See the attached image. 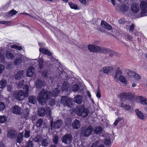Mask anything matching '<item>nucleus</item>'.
I'll return each instance as SVG.
<instances>
[{"label":"nucleus","instance_id":"nucleus-34","mask_svg":"<svg viewBox=\"0 0 147 147\" xmlns=\"http://www.w3.org/2000/svg\"><path fill=\"white\" fill-rule=\"evenodd\" d=\"M38 68L40 69H42L44 67V60L43 59H41L38 61Z\"/></svg>","mask_w":147,"mask_h":147},{"label":"nucleus","instance_id":"nucleus-18","mask_svg":"<svg viewBox=\"0 0 147 147\" xmlns=\"http://www.w3.org/2000/svg\"><path fill=\"white\" fill-rule=\"evenodd\" d=\"M136 114L138 117L141 120H144V116L143 113L141 111H140L138 109H136L135 110Z\"/></svg>","mask_w":147,"mask_h":147},{"label":"nucleus","instance_id":"nucleus-22","mask_svg":"<svg viewBox=\"0 0 147 147\" xmlns=\"http://www.w3.org/2000/svg\"><path fill=\"white\" fill-rule=\"evenodd\" d=\"M137 98L140 102V103L143 105H147V98H143L142 96H139Z\"/></svg>","mask_w":147,"mask_h":147},{"label":"nucleus","instance_id":"nucleus-29","mask_svg":"<svg viewBox=\"0 0 147 147\" xmlns=\"http://www.w3.org/2000/svg\"><path fill=\"white\" fill-rule=\"evenodd\" d=\"M30 110L28 108L25 109L24 110L23 112V116L25 118L27 119L29 117V115L30 113Z\"/></svg>","mask_w":147,"mask_h":147},{"label":"nucleus","instance_id":"nucleus-11","mask_svg":"<svg viewBox=\"0 0 147 147\" xmlns=\"http://www.w3.org/2000/svg\"><path fill=\"white\" fill-rule=\"evenodd\" d=\"M13 113L15 114L20 115L22 114V109L18 105L13 106L12 109Z\"/></svg>","mask_w":147,"mask_h":147},{"label":"nucleus","instance_id":"nucleus-6","mask_svg":"<svg viewBox=\"0 0 147 147\" xmlns=\"http://www.w3.org/2000/svg\"><path fill=\"white\" fill-rule=\"evenodd\" d=\"M141 11L140 14L142 17L147 16V3L144 1H142L140 3Z\"/></svg>","mask_w":147,"mask_h":147},{"label":"nucleus","instance_id":"nucleus-7","mask_svg":"<svg viewBox=\"0 0 147 147\" xmlns=\"http://www.w3.org/2000/svg\"><path fill=\"white\" fill-rule=\"evenodd\" d=\"M93 127L91 125H89L86 128L82 131L81 134L84 137H88L92 134L93 131Z\"/></svg>","mask_w":147,"mask_h":147},{"label":"nucleus","instance_id":"nucleus-23","mask_svg":"<svg viewBox=\"0 0 147 147\" xmlns=\"http://www.w3.org/2000/svg\"><path fill=\"white\" fill-rule=\"evenodd\" d=\"M102 128L101 126L96 127H95L94 132L96 134H100L102 131Z\"/></svg>","mask_w":147,"mask_h":147},{"label":"nucleus","instance_id":"nucleus-32","mask_svg":"<svg viewBox=\"0 0 147 147\" xmlns=\"http://www.w3.org/2000/svg\"><path fill=\"white\" fill-rule=\"evenodd\" d=\"M49 144V141L48 138H45L42 140L41 144L42 146L46 147Z\"/></svg>","mask_w":147,"mask_h":147},{"label":"nucleus","instance_id":"nucleus-12","mask_svg":"<svg viewBox=\"0 0 147 147\" xmlns=\"http://www.w3.org/2000/svg\"><path fill=\"white\" fill-rule=\"evenodd\" d=\"M131 9L132 12L133 13H137L140 10L139 4L137 3H133L131 6Z\"/></svg>","mask_w":147,"mask_h":147},{"label":"nucleus","instance_id":"nucleus-35","mask_svg":"<svg viewBox=\"0 0 147 147\" xmlns=\"http://www.w3.org/2000/svg\"><path fill=\"white\" fill-rule=\"evenodd\" d=\"M22 62V58L19 57L16 58L14 61V64L16 65H20Z\"/></svg>","mask_w":147,"mask_h":147},{"label":"nucleus","instance_id":"nucleus-4","mask_svg":"<svg viewBox=\"0 0 147 147\" xmlns=\"http://www.w3.org/2000/svg\"><path fill=\"white\" fill-rule=\"evenodd\" d=\"M121 100L122 101H125L127 100H132L134 99V96L131 93L122 92L119 95Z\"/></svg>","mask_w":147,"mask_h":147},{"label":"nucleus","instance_id":"nucleus-47","mask_svg":"<svg viewBox=\"0 0 147 147\" xmlns=\"http://www.w3.org/2000/svg\"><path fill=\"white\" fill-rule=\"evenodd\" d=\"M127 74L129 76H134V74L136 72H134V71H131L130 70H128L127 71Z\"/></svg>","mask_w":147,"mask_h":147},{"label":"nucleus","instance_id":"nucleus-21","mask_svg":"<svg viewBox=\"0 0 147 147\" xmlns=\"http://www.w3.org/2000/svg\"><path fill=\"white\" fill-rule=\"evenodd\" d=\"M14 55L9 50H7L6 53V57L8 59H13L14 57Z\"/></svg>","mask_w":147,"mask_h":147},{"label":"nucleus","instance_id":"nucleus-45","mask_svg":"<svg viewBox=\"0 0 147 147\" xmlns=\"http://www.w3.org/2000/svg\"><path fill=\"white\" fill-rule=\"evenodd\" d=\"M96 96L98 98H100L101 97L100 94V86H98L96 91Z\"/></svg>","mask_w":147,"mask_h":147},{"label":"nucleus","instance_id":"nucleus-61","mask_svg":"<svg viewBox=\"0 0 147 147\" xmlns=\"http://www.w3.org/2000/svg\"><path fill=\"white\" fill-rule=\"evenodd\" d=\"M99 145V142L98 141H96L90 147H98Z\"/></svg>","mask_w":147,"mask_h":147},{"label":"nucleus","instance_id":"nucleus-52","mask_svg":"<svg viewBox=\"0 0 147 147\" xmlns=\"http://www.w3.org/2000/svg\"><path fill=\"white\" fill-rule=\"evenodd\" d=\"M49 103L51 106L54 105L55 104V99L54 98L51 99L49 101Z\"/></svg>","mask_w":147,"mask_h":147},{"label":"nucleus","instance_id":"nucleus-30","mask_svg":"<svg viewBox=\"0 0 147 147\" xmlns=\"http://www.w3.org/2000/svg\"><path fill=\"white\" fill-rule=\"evenodd\" d=\"M24 71L23 70H20L16 74L15 78L16 80L20 79L22 76L24 74Z\"/></svg>","mask_w":147,"mask_h":147},{"label":"nucleus","instance_id":"nucleus-40","mask_svg":"<svg viewBox=\"0 0 147 147\" xmlns=\"http://www.w3.org/2000/svg\"><path fill=\"white\" fill-rule=\"evenodd\" d=\"M115 78H117L118 76L121 75L122 74V72L121 70H120L119 67H118L117 69L115 71Z\"/></svg>","mask_w":147,"mask_h":147},{"label":"nucleus","instance_id":"nucleus-9","mask_svg":"<svg viewBox=\"0 0 147 147\" xmlns=\"http://www.w3.org/2000/svg\"><path fill=\"white\" fill-rule=\"evenodd\" d=\"M14 96L17 100L19 101L23 100L24 98L26 97L22 90H20L16 94H15Z\"/></svg>","mask_w":147,"mask_h":147},{"label":"nucleus","instance_id":"nucleus-17","mask_svg":"<svg viewBox=\"0 0 147 147\" xmlns=\"http://www.w3.org/2000/svg\"><path fill=\"white\" fill-rule=\"evenodd\" d=\"M101 25L102 27L108 30H111L112 28L110 24L103 20L101 21Z\"/></svg>","mask_w":147,"mask_h":147},{"label":"nucleus","instance_id":"nucleus-51","mask_svg":"<svg viewBox=\"0 0 147 147\" xmlns=\"http://www.w3.org/2000/svg\"><path fill=\"white\" fill-rule=\"evenodd\" d=\"M122 120V118L121 117H118L115 120L113 123V124L115 126L117 125L119 122Z\"/></svg>","mask_w":147,"mask_h":147},{"label":"nucleus","instance_id":"nucleus-31","mask_svg":"<svg viewBox=\"0 0 147 147\" xmlns=\"http://www.w3.org/2000/svg\"><path fill=\"white\" fill-rule=\"evenodd\" d=\"M113 68L112 67L107 66L103 68V72L105 73L108 74L109 72L113 70Z\"/></svg>","mask_w":147,"mask_h":147},{"label":"nucleus","instance_id":"nucleus-56","mask_svg":"<svg viewBox=\"0 0 147 147\" xmlns=\"http://www.w3.org/2000/svg\"><path fill=\"white\" fill-rule=\"evenodd\" d=\"M30 131H26L24 134V137L27 138H29L30 136Z\"/></svg>","mask_w":147,"mask_h":147},{"label":"nucleus","instance_id":"nucleus-19","mask_svg":"<svg viewBox=\"0 0 147 147\" xmlns=\"http://www.w3.org/2000/svg\"><path fill=\"white\" fill-rule=\"evenodd\" d=\"M74 101L78 104H80L82 102V96L78 94L74 98Z\"/></svg>","mask_w":147,"mask_h":147},{"label":"nucleus","instance_id":"nucleus-20","mask_svg":"<svg viewBox=\"0 0 147 147\" xmlns=\"http://www.w3.org/2000/svg\"><path fill=\"white\" fill-rule=\"evenodd\" d=\"M23 89V90H22V91L24 94L25 97H28L29 94V86L27 85H26L24 86Z\"/></svg>","mask_w":147,"mask_h":147},{"label":"nucleus","instance_id":"nucleus-55","mask_svg":"<svg viewBox=\"0 0 147 147\" xmlns=\"http://www.w3.org/2000/svg\"><path fill=\"white\" fill-rule=\"evenodd\" d=\"M41 136L39 135H37L34 138V141L35 142H39L40 141Z\"/></svg>","mask_w":147,"mask_h":147},{"label":"nucleus","instance_id":"nucleus-26","mask_svg":"<svg viewBox=\"0 0 147 147\" xmlns=\"http://www.w3.org/2000/svg\"><path fill=\"white\" fill-rule=\"evenodd\" d=\"M23 136L22 133L19 134L16 139V143H21L23 140Z\"/></svg>","mask_w":147,"mask_h":147},{"label":"nucleus","instance_id":"nucleus-15","mask_svg":"<svg viewBox=\"0 0 147 147\" xmlns=\"http://www.w3.org/2000/svg\"><path fill=\"white\" fill-rule=\"evenodd\" d=\"M39 51L42 53L46 55L49 56L51 57L52 55L51 53L47 49L44 48H40L39 49Z\"/></svg>","mask_w":147,"mask_h":147},{"label":"nucleus","instance_id":"nucleus-59","mask_svg":"<svg viewBox=\"0 0 147 147\" xmlns=\"http://www.w3.org/2000/svg\"><path fill=\"white\" fill-rule=\"evenodd\" d=\"M133 77L137 80L140 79L141 76H140L138 74L136 73L134 74Z\"/></svg>","mask_w":147,"mask_h":147},{"label":"nucleus","instance_id":"nucleus-14","mask_svg":"<svg viewBox=\"0 0 147 147\" xmlns=\"http://www.w3.org/2000/svg\"><path fill=\"white\" fill-rule=\"evenodd\" d=\"M17 135V132L13 130H9L8 132V137L11 139L15 138L16 137Z\"/></svg>","mask_w":147,"mask_h":147},{"label":"nucleus","instance_id":"nucleus-16","mask_svg":"<svg viewBox=\"0 0 147 147\" xmlns=\"http://www.w3.org/2000/svg\"><path fill=\"white\" fill-rule=\"evenodd\" d=\"M71 126L73 129H78L80 127V122L77 119L74 121L71 124Z\"/></svg>","mask_w":147,"mask_h":147},{"label":"nucleus","instance_id":"nucleus-27","mask_svg":"<svg viewBox=\"0 0 147 147\" xmlns=\"http://www.w3.org/2000/svg\"><path fill=\"white\" fill-rule=\"evenodd\" d=\"M72 100L71 98H69L68 100H67V101L64 105V106H66L68 108H71L73 106Z\"/></svg>","mask_w":147,"mask_h":147},{"label":"nucleus","instance_id":"nucleus-36","mask_svg":"<svg viewBox=\"0 0 147 147\" xmlns=\"http://www.w3.org/2000/svg\"><path fill=\"white\" fill-rule=\"evenodd\" d=\"M119 80L120 82L125 84H126L127 83L126 77L122 76H120L119 78Z\"/></svg>","mask_w":147,"mask_h":147},{"label":"nucleus","instance_id":"nucleus-37","mask_svg":"<svg viewBox=\"0 0 147 147\" xmlns=\"http://www.w3.org/2000/svg\"><path fill=\"white\" fill-rule=\"evenodd\" d=\"M69 4L71 9L75 10H77L78 9L77 5L76 4H74L72 2H70L69 3Z\"/></svg>","mask_w":147,"mask_h":147},{"label":"nucleus","instance_id":"nucleus-60","mask_svg":"<svg viewBox=\"0 0 147 147\" xmlns=\"http://www.w3.org/2000/svg\"><path fill=\"white\" fill-rule=\"evenodd\" d=\"M125 39H127L130 41H132L133 40V37L129 34L125 36Z\"/></svg>","mask_w":147,"mask_h":147},{"label":"nucleus","instance_id":"nucleus-43","mask_svg":"<svg viewBox=\"0 0 147 147\" xmlns=\"http://www.w3.org/2000/svg\"><path fill=\"white\" fill-rule=\"evenodd\" d=\"M7 120V117L4 115H0V123H5Z\"/></svg>","mask_w":147,"mask_h":147},{"label":"nucleus","instance_id":"nucleus-10","mask_svg":"<svg viewBox=\"0 0 147 147\" xmlns=\"http://www.w3.org/2000/svg\"><path fill=\"white\" fill-rule=\"evenodd\" d=\"M62 123L61 120H58L54 122H53V120H52L51 121L50 125L51 127L53 126L54 128L59 129L61 126Z\"/></svg>","mask_w":147,"mask_h":147},{"label":"nucleus","instance_id":"nucleus-44","mask_svg":"<svg viewBox=\"0 0 147 147\" xmlns=\"http://www.w3.org/2000/svg\"><path fill=\"white\" fill-rule=\"evenodd\" d=\"M58 136L57 135H55L53 140V142L55 144H57L58 143Z\"/></svg>","mask_w":147,"mask_h":147},{"label":"nucleus","instance_id":"nucleus-49","mask_svg":"<svg viewBox=\"0 0 147 147\" xmlns=\"http://www.w3.org/2000/svg\"><path fill=\"white\" fill-rule=\"evenodd\" d=\"M48 72L47 70H43L42 73V76L44 78H46L48 77Z\"/></svg>","mask_w":147,"mask_h":147},{"label":"nucleus","instance_id":"nucleus-50","mask_svg":"<svg viewBox=\"0 0 147 147\" xmlns=\"http://www.w3.org/2000/svg\"><path fill=\"white\" fill-rule=\"evenodd\" d=\"M5 107V104L2 102H0V111H2Z\"/></svg>","mask_w":147,"mask_h":147},{"label":"nucleus","instance_id":"nucleus-54","mask_svg":"<svg viewBox=\"0 0 147 147\" xmlns=\"http://www.w3.org/2000/svg\"><path fill=\"white\" fill-rule=\"evenodd\" d=\"M111 140L109 139H106L104 141L105 144L106 146H109L111 144Z\"/></svg>","mask_w":147,"mask_h":147},{"label":"nucleus","instance_id":"nucleus-13","mask_svg":"<svg viewBox=\"0 0 147 147\" xmlns=\"http://www.w3.org/2000/svg\"><path fill=\"white\" fill-rule=\"evenodd\" d=\"M35 84L37 88L40 89L45 85V82L40 79H38L36 80Z\"/></svg>","mask_w":147,"mask_h":147},{"label":"nucleus","instance_id":"nucleus-64","mask_svg":"<svg viewBox=\"0 0 147 147\" xmlns=\"http://www.w3.org/2000/svg\"><path fill=\"white\" fill-rule=\"evenodd\" d=\"M37 117L35 115H32L31 117V119L32 121H35L37 119Z\"/></svg>","mask_w":147,"mask_h":147},{"label":"nucleus","instance_id":"nucleus-38","mask_svg":"<svg viewBox=\"0 0 147 147\" xmlns=\"http://www.w3.org/2000/svg\"><path fill=\"white\" fill-rule=\"evenodd\" d=\"M43 122V120L42 118L38 119L36 123V126L37 127H41Z\"/></svg>","mask_w":147,"mask_h":147},{"label":"nucleus","instance_id":"nucleus-58","mask_svg":"<svg viewBox=\"0 0 147 147\" xmlns=\"http://www.w3.org/2000/svg\"><path fill=\"white\" fill-rule=\"evenodd\" d=\"M33 74H33V72H30L28 70H27L26 75L27 76L31 77L33 76Z\"/></svg>","mask_w":147,"mask_h":147},{"label":"nucleus","instance_id":"nucleus-33","mask_svg":"<svg viewBox=\"0 0 147 147\" xmlns=\"http://www.w3.org/2000/svg\"><path fill=\"white\" fill-rule=\"evenodd\" d=\"M6 80L4 78L2 79L0 81V88H4L6 86Z\"/></svg>","mask_w":147,"mask_h":147},{"label":"nucleus","instance_id":"nucleus-42","mask_svg":"<svg viewBox=\"0 0 147 147\" xmlns=\"http://www.w3.org/2000/svg\"><path fill=\"white\" fill-rule=\"evenodd\" d=\"M68 99L69 98H68L66 96H62L61 98V102L64 105Z\"/></svg>","mask_w":147,"mask_h":147},{"label":"nucleus","instance_id":"nucleus-41","mask_svg":"<svg viewBox=\"0 0 147 147\" xmlns=\"http://www.w3.org/2000/svg\"><path fill=\"white\" fill-rule=\"evenodd\" d=\"M80 88L79 86L77 84L73 85L71 87V89L74 92H77Z\"/></svg>","mask_w":147,"mask_h":147},{"label":"nucleus","instance_id":"nucleus-1","mask_svg":"<svg viewBox=\"0 0 147 147\" xmlns=\"http://www.w3.org/2000/svg\"><path fill=\"white\" fill-rule=\"evenodd\" d=\"M88 48L90 51L92 52H98L100 53L107 54L112 51L110 49L90 44L88 45Z\"/></svg>","mask_w":147,"mask_h":147},{"label":"nucleus","instance_id":"nucleus-25","mask_svg":"<svg viewBox=\"0 0 147 147\" xmlns=\"http://www.w3.org/2000/svg\"><path fill=\"white\" fill-rule=\"evenodd\" d=\"M28 99L29 102L31 104H35L36 101V97L33 95L30 96Z\"/></svg>","mask_w":147,"mask_h":147},{"label":"nucleus","instance_id":"nucleus-57","mask_svg":"<svg viewBox=\"0 0 147 147\" xmlns=\"http://www.w3.org/2000/svg\"><path fill=\"white\" fill-rule=\"evenodd\" d=\"M5 68V66L1 64H0V74H2L3 71Z\"/></svg>","mask_w":147,"mask_h":147},{"label":"nucleus","instance_id":"nucleus-39","mask_svg":"<svg viewBox=\"0 0 147 147\" xmlns=\"http://www.w3.org/2000/svg\"><path fill=\"white\" fill-rule=\"evenodd\" d=\"M59 93V91L57 88L54 89L52 91L51 94L54 96H55L58 95Z\"/></svg>","mask_w":147,"mask_h":147},{"label":"nucleus","instance_id":"nucleus-62","mask_svg":"<svg viewBox=\"0 0 147 147\" xmlns=\"http://www.w3.org/2000/svg\"><path fill=\"white\" fill-rule=\"evenodd\" d=\"M5 60V57L2 53H0V61H4Z\"/></svg>","mask_w":147,"mask_h":147},{"label":"nucleus","instance_id":"nucleus-63","mask_svg":"<svg viewBox=\"0 0 147 147\" xmlns=\"http://www.w3.org/2000/svg\"><path fill=\"white\" fill-rule=\"evenodd\" d=\"M30 72H33V74H34L35 71V69L33 67H31L29 69H27Z\"/></svg>","mask_w":147,"mask_h":147},{"label":"nucleus","instance_id":"nucleus-5","mask_svg":"<svg viewBox=\"0 0 147 147\" xmlns=\"http://www.w3.org/2000/svg\"><path fill=\"white\" fill-rule=\"evenodd\" d=\"M46 114L47 116L49 117L51 116V110L49 107H41L38 108V114L39 116L43 117L45 116Z\"/></svg>","mask_w":147,"mask_h":147},{"label":"nucleus","instance_id":"nucleus-8","mask_svg":"<svg viewBox=\"0 0 147 147\" xmlns=\"http://www.w3.org/2000/svg\"><path fill=\"white\" fill-rule=\"evenodd\" d=\"M73 138L72 135L69 134L64 135L62 139V142L65 144H69L71 142Z\"/></svg>","mask_w":147,"mask_h":147},{"label":"nucleus","instance_id":"nucleus-53","mask_svg":"<svg viewBox=\"0 0 147 147\" xmlns=\"http://www.w3.org/2000/svg\"><path fill=\"white\" fill-rule=\"evenodd\" d=\"M18 13V12L14 9H12L9 11L10 16H13L16 15Z\"/></svg>","mask_w":147,"mask_h":147},{"label":"nucleus","instance_id":"nucleus-48","mask_svg":"<svg viewBox=\"0 0 147 147\" xmlns=\"http://www.w3.org/2000/svg\"><path fill=\"white\" fill-rule=\"evenodd\" d=\"M11 22L5 21H0V24H5L6 25H9L11 24Z\"/></svg>","mask_w":147,"mask_h":147},{"label":"nucleus","instance_id":"nucleus-24","mask_svg":"<svg viewBox=\"0 0 147 147\" xmlns=\"http://www.w3.org/2000/svg\"><path fill=\"white\" fill-rule=\"evenodd\" d=\"M69 84L67 82L64 81L62 84L61 87L62 92L67 91L69 88Z\"/></svg>","mask_w":147,"mask_h":147},{"label":"nucleus","instance_id":"nucleus-46","mask_svg":"<svg viewBox=\"0 0 147 147\" xmlns=\"http://www.w3.org/2000/svg\"><path fill=\"white\" fill-rule=\"evenodd\" d=\"M24 147H33V142L32 141L29 140L27 143V145L24 146Z\"/></svg>","mask_w":147,"mask_h":147},{"label":"nucleus","instance_id":"nucleus-28","mask_svg":"<svg viewBox=\"0 0 147 147\" xmlns=\"http://www.w3.org/2000/svg\"><path fill=\"white\" fill-rule=\"evenodd\" d=\"M120 107H122L126 111L130 110L131 109V106L127 104L124 105L123 102H122L121 104Z\"/></svg>","mask_w":147,"mask_h":147},{"label":"nucleus","instance_id":"nucleus-3","mask_svg":"<svg viewBox=\"0 0 147 147\" xmlns=\"http://www.w3.org/2000/svg\"><path fill=\"white\" fill-rule=\"evenodd\" d=\"M51 91H47L44 88H42L38 94V100L39 101L42 102H42H46V101L50 99L51 97Z\"/></svg>","mask_w":147,"mask_h":147},{"label":"nucleus","instance_id":"nucleus-2","mask_svg":"<svg viewBox=\"0 0 147 147\" xmlns=\"http://www.w3.org/2000/svg\"><path fill=\"white\" fill-rule=\"evenodd\" d=\"M73 112L78 116H81L84 118L87 116L89 112L88 109L85 108L84 105L77 106L74 109Z\"/></svg>","mask_w":147,"mask_h":147}]
</instances>
